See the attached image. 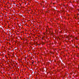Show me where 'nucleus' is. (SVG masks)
I'll list each match as a JSON object with an SVG mask.
<instances>
[{
    "label": "nucleus",
    "mask_w": 79,
    "mask_h": 79,
    "mask_svg": "<svg viewBox=\"0 0 79 79\" xmlns=\"http://www.w3.org/2000/svg\"><path fill=\"white\" fill-rule=\"evenodd\" d=\"M13 61H12L11 62H10V64H11L12 65V63H13Z\"/></svg>",
    "instance_id": "f257e3e1"
},
{
    "label": "nucleus",
    "mask_w": 79,
    "mask_h": 79,
    "mask_svg": "<svg viewBox=\"0 0 79 79\" xmlns=\"http://www.w3.org/2000/svg\"><path fill=\"white\" fill-rule=\"evenodd\" d=\"M9 59H8V60L7 61L8 62H10V61L9 60Z\"/></svg>",
    "instance_id": "f03ea898"
},
{
    "label": "nucleus",
    "mask_w": 79,
    "mask_h": 79,
    "mask_svg": "<svg viewBox=\"0 0 79 79\" xmlns=\"http://www.w3.org/2000/svg\"><path fill=\"white\" fill-rule=\"evenodd\" d=\"M34 61H33V62H32V64H34Z\"/></svg>",
    "instance_id": "7ed1b4c3"
},
{
    "label": "nucleus",
    "mask_w": 79,
    "mask_h": 79,
    "mask_svg": "<svg viewBox=\"0 0 79 79\" xmlns=\"http://www.w3.org/2000/svg\"><path fill=\"white\" fill-rule=\"evenodd\" d=\"M7 64H8L10 65V63H7Z\"/></svg>",
    "instance_id": "20e7f679"
},
{
    "label": "nucleus",
    "mask_w": 79,
    "mask_h": 79,
    "mask_svg": "<svg viewBox=\"0 0 79 79\" xmlns=\"http://www.w3.org/2000/svg\"><path fill=\"white\" fill-rule=\"evenodd\" d=\"M8 43L9 44V45H10V43Z\"/></svg>",
    "instance_id": "39448f33"
},
{
    "label": "nucleus",
    "mask_w": 79,
    "mask_h": 79,
    "mask_svg": "<svg viewBox=\"0 0 79 79\" xmlns=\"http://www.w3.org/2000/svg\"><path fill=\"white\" fill-rule=\"evenodd\" d=\"M10 16H12V15H10Z\"/></svg>",
    "instance_id": "423d86ee"
},
{
    "label": "nucleus",
    "mask_w": 79,
    "mask_h": 79,
    "mask_svg": "<svg viewBox=\"0 0 79 79\" xmlns=\"http://www.w3.org/2000/svg\"><path fill=\"white\" fill-rule=\"evenodd\" d=\"M7 3H10V2H7Z\"/></svg>",
    "instance_id": "0eeeda50"
},
{
    "label": "nucleus",
    "mask_w": 79,
    "mask_h": 79,
    "mask_svg": "<svg viewBox=\"0 0 79 79\" xmlns=\"http://www.w3.org/2000/svg\"><path fill=\"white\" fill-rule=\"evenodd\" d=\"M8 55H10V54H9V53H8Z\"/></svg>",
    "instance_id": "6e6552de"
},
{
    "label": "nucleus",
    "mask_w": 79,
    "mask_h": 79,
    "mask_svg": "<svg viewBox=\"0 0 79 79\" xmlns=\"http://www.w3.org/2000/svg\"><path fill=\"white\" fill-rule=\"evenodd\" d=\"M10 11H11V9H10Z\"/></svg>",
    "instance_id": "1a4fd4ad"
},
{
    "label": "nucleus",
    "mask_w": 79,
    "mask_h": 79,
    "mask_svg": "<svg viewBox=\"0 0 79 79\" xmlns=\"http://www.w3.org/2000/svg\"><path fill=\"white\" fill-rule=\"evenodd\" d=\"M10 37H12V35H11V36H10Z\"/></svg>",
    "instance_id": "9d476101"
},
{
    "label": "nucleus",
    "mask_w": 79,
    "mask_h": 79,
    "mask_svg": "<svg viewBox=\"0 0 79 79\" xmlns=\"http://www.w3.org/2000/svg\"><path fill=\"white\" fill-rule=\"evenodd\" d=\"M10 60L12 61V60H11V59Z\"/></svg>",
    "instance_id": "9b49d317"
},
{
    "label": "nucleus",
    "mask_w": 79,
    "mask_h": 79,
    "mask_svg": "<svg viewBox=\"0 0 79 79\" xmlns=\"http://www.w3.org/2000/svg\"><path fill=\"white\" fill-rule=\"evenodd\" d=\"M12 52H13V50H12Z\"/></svg>",
    "instance_id": "f8f14e48"
},
{
    "label": "nucleus",
    "mask_w": 79,
    "mask_h": 79,
    "mask_svg": "<svg viewBox=\"0 0 79 79\" xmlns=\"http://www.w3.org/2000/svg\"><path fill=\"white\" fill-rule=\"evenodd\" d=\"M7 23H8V22H7Z\"/></svg>",
    "instance_id": "ddd939ff"
},
{
    "label": "nucleus",
    "mask_w": 79,
    "mask_h": 79,
    "mask_svg": "<svg viewBox=\"0 0 79 79\" xmlns=\"http://www.w3.org/2000/svg\"><path fill=\"white\" fill-rule=\"evenodd\" d=\"M20 6H21V4H20Z\"/></svg>",
    "instance_id": "4468645a"
},
{
    "label": "nucleus",
    "mask_w": 79,
    "mask_h": 79,
    "mask_svg": "<svg viewBox=\"0 0 79 79\" xmlns=\"http://www.w3.org/2000/svg\"><path fill=\"white\" fill-rule=\"evenodd\" d=\"M10 34H11V33H10Z\"/></svg>",
    "instance_id": "2eb2a0df"
},
{
    "label": "nucleus",
    "mask_w": 79,
    "mask_h": 79,
    "mask_svg": "<svg viewBox=\"0 0 79 79\" xmlns=\"http://www.w3.org/2000/svg\"><path fill=\"white\" fill-rule=\"evenodd\" d=\"M9 18H10V17H9Z\"/></svg>",
    "instance_id": "dca6fc26"
},
{
    "label": "nucleus",
    "mask_w": 79,
    "mask_h": 79,
    "mask_svg": "<svg viewBox=\"0 0 79 79\" xmlns=\"http://www.w3.org/2000/svg\"><path fill=\"white\" fill-rule=\"evenodd\" d=\"M12 3H10V4H11Z\"/></svg>",
    "instance_id": "f3484780"
},
{
    "label": "nucleus",
    "mask_w": 79,
    "mask_h": 79,
    "mask_svg": "<svg viewBox=\"0 0 79 79\" xmlns=\"http://www.w3.org/2000/svg\"><path fill=\"white\" fill-rule=\"evenodd\" d=\"M76 48H77V47H76Z\"/></svg>",
    "instance_id": "a211bd4d"
},
{
    "label": "nucleus",
    "mask_w": 79,
    "mask_h": 79,
    "mask_svg": "<svg viewBox=\"0 0 79 79\" xmlns=\"http://www.w3.org/2000/svg\"><path fill=\"white\" fill-rule=\"evenodd\" d=\"M76 48H77V47H76Z\"/></svg>",
    "instance_id": "6ab92c4d"
}]
</instances>
